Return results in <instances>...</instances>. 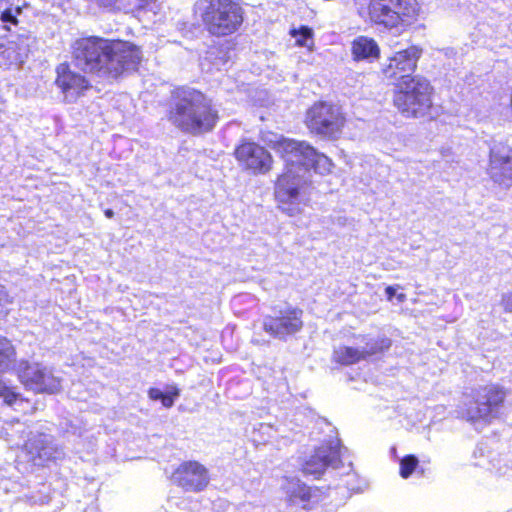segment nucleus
I'll use <instances>...</instances> for the list:
<instances>
[{"instance_id": "nucleus-1", "label": "nucleus", "mask_w": 512, "mask_h": 512, "mask_svg": "<svg viewBox=\"0 0 512 512\" xmlns=\"http://www.w3.org/2000/svg\"><path fill=\"white\" fill-rule=\"evenodd\" d=\"M263 140L285 163V170L275 183V198L279 207L293 216L300 212L301 193L309 182L311 169L324 175L331 171L332 162L305 141L274 133H268Z\"/></svg>"}, {"instance_id": "nucleus-2", "label": "nucleus", "mask_w": 512, "mask_h": 512, "mask_svg": "<svg viewBox=\"0 0 512 512\" xmlns=\"http://www.w3.org/2000/svg\"><path fill=\"white\" fill-rule=\"evenodd\" d=\"M72 55L75 65L84 72L111 78L136 70L142 59L140 48L130 42L95 36L77 39Z\"/></svg>"}, {"instance_id": "nucleus-3", "label": "nucleus", "mask_w": 512, "mask_h": 512, "mask_svg": "<svg viewBox=\"0 0 512 512\" xmlns=\"http://www.w3.org/2000/svg\"><path fill=\"white\" fill-rule=\"evenodd\" d=\"M169 121L180 130L193 135L211 131L218 120V111L202 92L182 88L175 92L168 112Z\"/></svg>"}, {"instance_id": "nucleus-4", "label": "nucleus", "mask_w": 512, "mask_h": 512, "mask_svg": "<svg viewBox=\"0 0 512 512\" xmlns=\"http://www.w3.org/2000/svg\"><path fill=\"white\" fill-rule=\"evenodd\" d=\"M31 434L32 432H29V435ZM27 436L25 423L18 420L8 422L0 417V438H3L10 448H23L35 465H44L47 461L64 456L63 449L54 443L51 435L37 433L26 439Z\"/></svg>"}, {"instance_id": "nucleus-5", "label": "nucleus", "mask_w": 512, "mask_h": 512, "mask_svg": "<svg viewBox=\"0 0 512 512\" xmlns=\"http://www.w3.org/2000/svg\"><path fill=\"white\" fill-rule=\"evenodd\" d=\"M195 11L207 31L215 36L234 33L243 22V10L234 0H198Z\"/></svg>"}, {"instance_id": "nucleus-6", "label": "nucleus", "mask_w": 512, "mask_h": 512, "mask_svg": "<svg viewBox=\"0 0 512 512\" xmlns=\"http://www.w3.org/2000/svg\"><path fill=\"white\" fill-rule=\"evenodd\" d=\"M505 397L504 389L496 384L479 386L463 395L458 414L472 424L487 423L496 417Z\"/></svg>"}, {"instance_id": "nucleus-7", "label": "nucleus", "mask_w": 512, "mask_h": 512, "mask_svg": "<svg viewBox=\"0 0 512 512\" xmlns=\"http://www.w3.org/2000/svg\"><path fill=\"white\" fill-rule=\"evenodd\" d=\"M394 104L405 117L420 118L431 115L432 87L427 79L416 75L397 83Z\"/></svg>"}, {"instance_id": "nucleus-8", "label": "nucleus", "mask_w": 512, "mask_h": 512, "mask_svg": "<svg viewBox=\"0 0 512 512\" xmlns=\"http://www.w3.org/2000/svg\"><path fill=\"white\" fill-rule=\"evenodd\" d=\"M418 12L416 0H371L369 5L371 21L386 29L409 24Z\"/></svg>"}, {"instance_id": "nucleus-9", "label": "nucleus", "mask_w": 512, "mask_h": 512, "mask_svg": "<svg viewBox=\"0 0 512 512\" xmlns=\"http://www.w3.org/2000/svg\"><path fill=\"white\" fill-rule=\"evenodd\" d=\"M305 122L311 132L334 137L341 131L344 118L338 106L319 102L307 111Z\"/></svg>"}, {"instance_id": "nucleus-10", "label": "nucleus", "mask_w": 512, "mask_h": 512, "mask_svg": "<svg viewBox=\"0 0 512 512\" xmlns=\"http://www.w3.org/2000/svg\"><path fill=\"white\" fill-rule=\"evenodd\" d=\"M354 345H343L334 349L333 359L341 365H353L359 361L366 360L370 356L378 354L391 345L388 338H370L359 335Z\"/></svg>"}, {"instance_id": "nucleus-11", "label": "nucleus", "mask_w": 512, "mask_h": 512, "mask_svg": "<svg viewBox=\"0 0 512 512\" xmlns=\"http://www.w3.org/2000/svg\"><path fill=\"white\" fill-rule=\"evenodd\" d=\"M18 376L22 384L37 393H57L61 389V379L53 370L40 363L21 362Z\"/></svg>"}, {"instance_id": "nucleus-12", "label": "nucleus", "mask_w": 512, "mask_h": 512, "mask_svg": "<svg viewBox=\"0 0 512 512\" xmlns=\"http://www.w3.org/2000/svg\"><path fill=\"white\" fill-rule=\"evenodd\" d=\"M303 311L292 306H285L274 311V316H266L263 321V329L266 333L285 340L288 336L299 332L303 327Z\"/></svg>"}, {"instance_id": "nucleus-13", "label": "nucleus", "mask_w": 512, "mask_h": 512, "mask_svg": "<svg viewBox=\"0 0 512 512\" xmlns=\"http://www.w3.org/2000/svg\"><path fill=\"white\" fill-rule=\"evenodd\" d=\"M172 482L187 492H201L210 482L208 469L198 461H184L172 473Z\"/></svg>"}, {"instance_id": "nucleus-14", "label": "nucleus", "mask_w": 512, "mask_h": 512, "mask_svg": "<svg viewBox=\"0 0 512 512\" xmlns=\"http://www.w3.org/2000/svg\"><path fill=\"white\" fill-rule=\"evenodd\" d=\"M488 174L499 186H512V149L509 146L501 142L491 146Z\"/></svg>"}, {"instance_id": "nucleus-15", "label": "nucleus", "mask_w": 512, "mask_h": 512, "mask_svg": "<svg viewBox=\"0 0 512 512\" xmlns=\"http://www.w3.org/2000/svg\"><path fill=\"white\" fill-rule=\"evenodd\" d=\"M342 463L339 440H330L328 443L315 449L313 455L303 464V473L317 478L328 467L338 469Z\"/></svg>"}, {"instance_id": "nucleus-16", "label": "nucleus", "mask_w": 512, "mask_h": 512, "mask_svg": "<svg viewBox=\"0 0 512 512\" xmlns=\"http://www.w3.org/2000/svg\"><path fill=\"white\" fill-rule=\"evenodd\" d=\"M421 54L422 50L414 45L397 51L389 57L388 64L383 67V74L387 79L398 81V83L406 77L413 78L411 73L415 71Z\"/></svg>"}, {"instance_id": "nucleus-17", "label": "nucleus", "mask_w": 512, "mask_h": 512, "mask_svg": "<svg viewBox=\"0 0 512 512\" xmlns=\"http://www.w3.org/2000/svg\"><path fill=\"white\" fill-rule=\"evenodd\" d=\"M55 84L67 102L76 101L90 87L89 81L82 74L73 71L67 63L56 67Z\"/></svg>"}, {"instance_id": "nucleus-18", "label": "nucleus", "mask_w": 512, "mask_h": 512, "mask_svg": "<svg viewBox=\"0 0 512 512\" xmlns=\"http://www.w3.org/2000/svg\"><path fill=\"white\" fill-rule=\"evenodd\" d=\"M237 160L253 173L265 174L272 167V156L262 146L246 142L235 150Z\"/></svg>"}, {"instance_id": "nucleus-19", "label": "nucleus", "mask_w": 512, "mask_h": 512, "mask_svg": "<svg viewBox=\"0 0 512 512\" xmlns=\"http://www.w3.org/2000/svg\"><path fill=\"white\" fill-rule=\"evenodd\" d=\"M283 489L292 504L302 505L303 508H306L309 503H317L321 499L318 488L309 487L295 477L286 478Z\"/></svg>"}, {"instance_id": "nucleus-20", "label": "nucleus", "mask_w": 512, "mask_h": 512, "mask_svg": "<svg viewBox=\"0 0 512 512\" xmlns=\"http://www.w3.org/2000/svg\"><path fill=\"white\" fill-rule=\"evenodd\" d=\"M352 54L355 60L373 61L380 54L377 42L366 36H358L352 42Z\"/></svg>"}, {"instance_id": "nucleus-21", "label": "nucleus", "mask_w": 512, "mask_h": 512, "mask_svg": "<svg viewBox=\"0 0 512 512\" xmlns=\"http://www.w3.org/2000/svg\"><path fill=\"white\" fill-rule=\"evenodd\" d=\"M229 59L227 47L213 46L206 52L201 61V66L202 69L207 71H212L213 69L221 70L225 68Z\"/></svg>"}, {"instance_id": "nucleus-22", "label": "nucleus", "mask_w": 512, "mask_h": 512, "mask_svg": "<svg viewBox=\"0 0 512 512\" xmlns=\"http://www.w3.org/2000/svg\"><path fill=\"white\" fill-rule=\"evenodd\" d=\"M15 361V349L12 343L0 335V372L8 371Z\"/></svg>"}, {"instance_id": "nucleus-23", "label": "nucleus", "mask_w": 512, "mask_h": 512, "mask_svg": "<svg viewBox=\"0 0 512 512\" xmlns=\"http://www.w3.org/2000/svg\"><path fill=\"white\" fill-rule=\"evenodd\" d=\"M23 401V398H21L19 394L11 390L0 380V407L3 410L9 407L17 409V406H20Z\"/></svg>"}, {"instance_id": "nucleus-24", "label": "nucleus", "mask_w": 512, "mask_h": 512, "mask_svg": "<svg viewBox=\"0 0 512 512\" xmlns=\"http://www.w3.org/2000/svg\"><path fill=\"white\" fill-rule=\"evenodd\" d=\"M31 505H44L51 500V489L48 485L42 484L37 490L31 491L26 495Z\"/></svg>"}, {"instance_id": "nucleus-25", "label": "nucleus", "mask_w": 512, "mask_h": 512, "mask_svg": "<svg viewBox=\"0 0 512 512\" xmlns=\"http://www.w3.org/2000/svg\"><path fill=\"white\" fill-rule=\"evenodd\" d=\"M418 459L414 455H407L400 460V475L402 478H408L416 469Z\"/></svg>"}, {"instance_id": "nucleus-26", "label": "nucleus", "mask_w": 512, "mask_h": 512, "mask_svg": "<svg viewBox=\"0 0 512 512\" xmlns=\"http://www.w3.org/2000/svg\"><path fill=\"white\" fill-rule=\"evenodd\" d=\"M292 35L296 39V43L299 46L302 47H310V45L313 43L312 41V29L306 26H302L299 30H294L292 32Z\"/></svg>"}, {"instance_id": "nucleus-27", "label": "nucleus", "mask_w": 512, "mask_h": 512, "mask_svg": "<svg viewBox=\"0 0 512 512\" xmlns=\"http://www.w3.org/2000/svg\"><path fill=\"white\" fill-rule=\"evenodd\" d=\"M10 303L9 296L5 288L0 284V314L7 313V305Z\"/></svg>"}, {"instance_id": "nucleus-28", "label": "nucleus", "mask_w": 512, "mask_h": 512, "mask_svg": "<svg viewBox=\"0 0 512 512\" xmlns=\"http://www.w3.org/2000/svg\"><path fill=\"white\" fill-rule=\"evenodd\" d=\"M178 395L179 391L177 389H174V391L169 394L164 393L160 401L162 402V405L164 407L170 408L174 404V398L177 397Z\"/></svg>"}, {"instance_id": "nucleus-29", "label": "nucleus", "mask_w": 512, "mask_h": 512, "mask_svg": "<svg viewBox=\"0 0 512 512\" xmlns=\"http://www.w3.org/2000/svg\"><path fill=\"white\" fill-rule=\"evenodd\" d=\"M501 304L506 312L512 313V293L503 294Z\"/></svg>"}, {"instance_id": "nucleus-30", "label": "nucleus", "mask_w": 512, "mask_h": 512, "mask_svg": "<svg viewBox=\"0 0 512 512\" xmlns=\"http://www.w3.org/2000/svg\"><path fill=\"white\" fill-rule=\"evenodd\" d=\"M1 20L4 23H11V24H16L17 23L16 15L13 14L11 9H7V10L2 12Z\"/></svg>"}, {"instance_id": "nucleus-31", "label": "nucleus", "mask_w": 512, "mask_h": 512, "mask_svg": "<svg viewBox=\"0 0 512 512\" xmlns=\"http://www.w3.org/2000/svg\"><path fill=\"white\" fill-rule=\"evenodd\" d=\"M90 2L96 4L99 7L105 8H113L116 7V4L119 0H89Z\"/></svg>"}, {"instance_id": "nucleus-32", "label": "nucleus", "mask_w": 512, "mask_h": 512, "mask_svg": "<svg viewBox=\"0 0 512 512\" xmlns=\"http://www.w3.org/2000/svg\"><path fill=\"white\" fill-rule=\"evenodd\" d=\"M163 392L158 388H150L148 391L149 398L152 400H161Z\"/></svg>"}, {"instance_id": "nucleus-33", "label": "nucleus", "mask_w": 512, "mask_h": 512, "mask_svg": "<svg viewBox=\"0 0 512 512\" xmlns=\"http://www.w3.org/2000/svg\"><path fill=\"white\" fill-rule=\"evenodd\" d=\"M386 296L391 300L396 295V289L393 286H388L385 289Z\"/></svg>"}, {"instance_id": "nucleus-34", "label": "nucleus", "mask_w": 512, "mask_h": 512, "mask_svg": "<svg viewBox=\"0 0 512 512\" xmlns=\"http://www.w3.org/2000/svg\"><path fill=\"white\" fill-rule=\"evenodd\" d=\"M351 469H352V468H351V463H349V465L347 466V472H346V477H347L348 479H350V478H354V474L350 473Z\"/></svg>"}, {"instance_id": "nucleus-35", "label": "nucleus", "mask_w": 512, "mask_h": 512, "mask_svg": "<svg viewBox=\"0 0 512 512\" xmlns=\"http://www.w3.org/2000/svg\"><path fill=\"white\" fill-rule=\"evenodd\" d=\"M104 214L107 218H112L114 216V212L111 209H106Z\"/></svg>"}, {"instance_id": "nucleus-36", "label": "nucleus", "mask_w": 512, "mask_h": 512, "mask_svg": "<svg viewBox=\"0 0 512 512\" xmlns=\"http://www.w3.org/2000/svg\"><path fill=\"white\" fill-rule=\"evenodd\" d=\"M406 296L404 294H398L397 299L399 302H403L405 300Z\"/></svg>"}]
</instances>
